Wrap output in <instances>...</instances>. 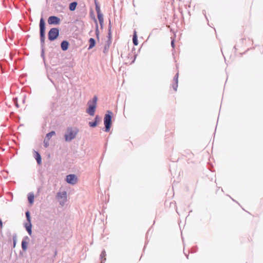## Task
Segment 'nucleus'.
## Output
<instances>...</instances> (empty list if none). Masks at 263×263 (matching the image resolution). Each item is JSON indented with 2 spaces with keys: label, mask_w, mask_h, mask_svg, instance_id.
Returning <instances> with one entry per match:
<instances>
[{
  "label": "nucleus",
  "mask_w": 263,
  "mask_h": 263,
  "mask_svg": "<svg viewBox=\"0 0 263 263\" xmlns=\"http://www.w3.org/2000/svg\"><path fill=\"white\" fill-rule=\"evenodd\" d=\"M40 36L41 42V57L42 58L44 65L46 66V60L45 55V40L46 33V23L43 17L40 20Z\"/></svg>",
  "instance_id": "obj_1"
},
{
  "label": "nucleus",
  "mask_w": 263,
  "mask_h": 263,
  "mask_svg": "<svg viewBox=\"0 0 263 263\" xmlns=\"http://www.w3.org/2000/svg\"><path fill=\"white\" fill-rule=\"evenodd\" d=\"M97 96H94L92 99L90 100L87 102L88 107L86 110V112L90 116H93L95 115L97 107Z\"/></svg>",
  "instance_id": "obj_2"
},
{
  "label": "nucleus",
  "mask_w": 263,
  "mask_h": 263,
  "mask_svg": "<svg viewBox=\"0 0 263 263\" xmlns=\"http://www.w3.org/2000/svg\"><path fill=\"white\" fill-rule=\"evenodd\" d=\"M79 130L77 128L73 129L71 127H68L64 135V139L66 142H69L74 139L78 134Z\"/></svg>",
  "instance_id": "obj_3"
},
{
  "label": "nucleus",
  "mask_w": 263,
  "mask_h": 263,
  "mask_svg": "<svg viewBox=\"0 0 263 263\" xmlns=\"http://www.w3.org/2000/svg\"><path fill=\"white\" fill-rule=\"evenodd\" d=\"M113 114L111 111L107 110L104 117V127L103 130L105 132H109L112 124V117Z\"/></svg>",
  "instance_id": "obj_4"
},
{
  "label": "nucleus",
  "mask_w": 263,
  "mask_h": 263,
  "mask_svg": "<svg viewBox=\"0 0 263 263\" xmlns=\"http://www.w3.org/2000/svg\"><path fill=\"white\" fill-rule=\"evenodd\" d=\"M25 215L26 217L27 222L24 224V227L26 230L28 232V234L31 236L32 234V223H31V218L30 215V212L29 210H27L25 212Z\"/></svg>",
  "instance_id": "obj_5"
},
{
  "label": "nucleus",
  "mask_w": 263,
  "mask_h": 263,
  "mask_svg": "<svg viewBox=\"0 0 263 263\" xmlns=\"http://www.w3.org/2000/svg\"><path fill=\"white\" fill-rule=\"evenodd\" d=\"M60 35V29L58 28H52L48 32V39L52 42L57 40Z\"/></svg>",
  "instance_id": "obj_6"
},
{
  "label": "nucleus",
  "mask_w": 263,
  "mask_h": 263,
  "mask_svg": "<svg viewBox=\"0 0 263 263\" xmlns=\"http://www.w3.org/2000/svg\"><path fill=\"white\" fill-rule=\"evenodd\" d=\"M65 181L69 184L74 185L78 182V177L74 174H69L66 176Z\"/></svg>",
  "instance_id": "obj_7"
},
{
  "label": "nucleus",
  "mask_w": 263,
  "mask_h": 263,
  "mask_svg": "<svg viewBox=\"0 0 263 263\" xmlns=\"http://www.w3.org/2000/svg\"><path fill=\"white\" fill-rule=\"evenodd\" d=\"M47 21L49 25H57L60 24L61 20L57 16L51 15L48 18Z\"/></svg>",
  "instance_id": "obj_8"
},
{
  "label": "nucleus",
  "mask_w": 263,
  "mask_h": 263,
  "mask_svg": "<svg viewBox=\"0 0 263 263\" xmlns=\"http://www.w3.org/2000/svg\"><path fill=\"white\" fill-rule=\"evenodd\" d=\"M55 135V132L54 130H51L46 134L44 140V145L45 147H47L49 146V140H50L52 136Z\"/></svg>",
  "instance_id": "obj_9"
},
{
  "label": "nucleus",
  "mask_w": 263,
  "mask_h": 263,
  "mask_svg": "<svg viewBox=\"0 0 263 263\" xmlns=\"http://www.w3.org/2000/svg\"><path fill=\"white\" fill-rule=\"evenodd\" d=\"M29 238L27 236H25L23 237L21 242V247L23 251H26L28 248V241Z\"/></svg>",
  "instance_id": "obj_10"
},
{
  "label": "nucleus",
  "mask_w": 263,
  "mask_h": 263,
  "mask_svg": "<svg viewBox=\"0 0 263 263\" xmlns=\"http://www.w3.org/2000/svg\"><path fill=\"white\" fill-rule=\"evenodd\" d=\"M100 121L101 118L100 116L99 115H96L93 121L88 122V125L90 127L95 128L98 125Z\"/></svg>",
  "instance_id": "obj_11"
},
{
  "label": "nucleus",
  "mask_w": 263,
  "mask_h": 263,
  "mask_svg": "<svg viewBox=\"0 0 263 263\" xmlns=\"http://www.w3.org/2000/svg\"><path fill=\"white\" fill-rule=\"evenodd\" d=\"M33 156L36 160L38 165L42 164V157L40 153L37 151L33 150Z\"/></svg>",
  "instance_id": "obj_12"
},
{
  "label": "nucleus",
  "mask_w": 263,
  "mask_h": 263,
  "mask_svg": "<svg viewBox=\"0 0 263 263\" xmlns=\"http://www.w3.org/2000/svg\"><path fill=\"white\" fill-rule=\"evenodd\" d=\"M70 44L67 40H63L61 43V48L63 51H65L68 50Z\"/></svg>",
  "instance_id": "obj_13"
},
{
  "label": "nucleus",
  "mask_w": 263,
  "mask_h": 263,
  "mask_svg": "<svg viewBox=\"0 0 263 263\" xmlns=\"http://www.w3.org/2000/svg\"><path fill=\"white\" fill-rule=\"evenodd\" d=\"M178 76L179 73H177L173 78V84L172 87L173 89L176 91L177 90L178 83Z\"/></svg>",
  "instance_id": "obj_14"
},
{
  "label": "nucleus",
  "mask_w": 263,
  "mask_h": 263,
  "mask_svg": "<svg viewBox=\"0 0 263 263\" xmlns=\"http://www.w3.org/2000/svg\"><path fill=\"white\" fill-rule=\"evenodd\" d=\"M93 21L95 23V33H96V37L99 40V26H98V21H97V20L96 19V18L95 17V16H93Z\"/></svg>",
  "instance_id": "obj_15"
},
{
  "label": "nucleus",
  "mask_w": 263,
  "mask_h": 263,
  "mask_svg": "<svg viewBox=\"0 0 263 263\" xmlns=\"http://www.w3.org/2000/svg\"><path fill=\"white\" fill-rule=\"evenodd\" d=\"M98 18L100 23L101 29H103L104 26V18L103 15L101 13H97Z\"/></svg>",
  "instance_id": "obj_16"
},
{
  "label": "nucleus",
  "mask_w": 263,
  "mask_h": 263,
  "mask_svg": "<svg viewBox=\"0 0 263 263\" xmlns=\"http://www.w3.org/2000/svg\"><path fill=\"white\" fill-rule=\"evenodd\" d=\"M88 42L89 47L88 48V49L90 50L95 46L96 44V41L94 38L91 37L89 39Z\"/></svg>",
  "instance_id": "obj_17"
},
{
  "label": "nucleus",
  "mask_w": 263,
  "mask_h": 263,
  "mask_svg": "<svg viewBox=\"0 0 263 263\" xmlns=\"http://www.w3.org/2000/svg\"><path fill=\"white\" fill-rule=\"evenodd\" d=\"M78 5V3L76 1L70 3L69 5V9L71 11H74Z\"/></svg>",
  "instance_id": "obj_18"
},
{
  "label": "nucleus",
  "mask_w": 263,
  "mask_h": 263,
  "mask_svg": "<svg viewBox=\"0 0 263 263\" xmlns=\"http://www.w3.org/2000/svg\"><path fill=\"white\" fill-rule=\"evenodd\" d=\"M34 194L33 193H30L28 194V202L30 204H32L34 202Z\"/></svg>",
  "instance_id": "obj_19"
},
{
  "label": "nucleus",
  "mask_w": 263,
  "mask_h": 263,
  "mask_svg": "<svg viewBox=\"0 0 263 263\" xmlns=\"http://www.w3.org/2000/svg\"><path fill=\"white\" fill-rule=\"evenodd\" d=\"M106 252L105 250L102 251L101 254L100 255V259L101 260V263H104L106 260Z\"/></svg>",
  "instance_id": "obj_20"
},
{
  "label": "nucleus",
  "mask_w": 263,
  "mask_h": 263,
  "mask_svg": "<svg viewBox=\"0 0 263 263\" xmlns=\"http://www.w3.org/2000/svg\"><path fill=\"white\" fill-rule=\"evenodd\" d=\"M55 9L59 12H62V11L65 8V6H63L62 4L58 3L55 4Z\"/></svg>",
  "instance_id": "obj_21"
},
{
  "label": "nucleus",
  "mask_w": 263,
  "mask_h": 263,
  "mask_svg": "<svg viewBox=\"0 0 263 263\" xmlns=\"http://www.w3.org/2000/svg\"><path fill=\"white\" fill-rule=\"evenodd\" d=\"M133 42L135 46L138 45V36L136 31L135 30L133 34Z\"/></svg>",
  "instance_id": "obj_22"
},
{
  "label": "nucleus",
  "mask_w": 263,
  "mask_h": 263,
  "mask_svg": "<svg viewBox=\"0 0 263 263\" xmlns=\"http://www.w3.org/2000/svg\"><path fill=\"white\" fill-rule=\"evenodd\" d=\"M111 36H112V34H111V22L109 21V25H108V34H107L108 40H109V41H111Z\"/></svg>",
  "instance_id": "obj_23"
},
{
  "label": "nucleus",
  "mask_w": 263,
  "mask_h": 263,
  "mask_svg": "<svg viewBox=\"0 0 263 263\" xmlns=\"http://www.w3.org/2000/svg\"><path fill=\"white\" fill-rule=\"evenodd\" d=\"M95 8H96V11L97 14L101 13V11L100 9V6L97 2V0H95Z\"/></svg>",
  "instance_id": "obj_24"
},
{
  "label": "nucleus",
  "mask_w": 263,
  "mask_h": 263,
  "mask_svg": "<svg viewBox=\"0 0 263 263\" xmlns=\"http://www.w3.org/2000/svg\"><path fill=\"white\" fill-rule=\"evenodd\" d=\"M12 240H13V248H14L16 246L17 242V234L16 233H14L12 235Z\"/></svg>",
  "instance_id": "obj_25"
},
{
  "label": "nucleus",
  "mask_w": 263,
  "mask_h": 263,
  "mask_svg": "<svg viewBox=\"0 0 263 263\" xmlns=\"http://www.w3.org/2000/svg\"><path fill=\"white\" fill-rule=\"evenodd\" d=\"M111 43V41H109V40H107L106 42V43H105V46H104V52H105V50H108Z\"/></svg>",
  "instance_id": "obj_26"
},
{
  "label": "nucleus",
  "mask_w": 263,
  "mask_h": 263,
  "mask_svg": "<svg viewBox=\"0 0 263 263\" xmlns=\"http://www.w3.org/2000/svg\"><path fill=\"white\" fill-rule=\"evenodd\" d=\"M57 196L59 198H66L67 196V193L65 191L63 192L62 193L59 192L57 194Z\"/></svg>",
  "instance_id": "obj_27"
},
{
  "label": "nucleus",
  "mask_w": 263,
  "mask_h": 263,
  "mask_svg": "<svg viewBox=\"0 0 263 263\" xmlns=\"http://www.w3.org/2000/svg\"><path fill=\"white\" fill-rule=\"evenodd\" d=\"M197 250H198V247L197 246H194L191 248L190 252L191 253H195L197 251Z\"/></svg>",
  "instance_id": "obj_28"
},
{
  "label": "nucleus",
  "mask_w": 263,
  "mask_h": 263,
  "mask_svg": "<svg viewBox=\"0 0 263 263\" xmlns=\"http://www.w3.org/2000/svg\"><path fill=\"white\" fill-rule=\"evenodd\" d=\"M21 29L25 32L28 31L30 29V27H28L27 26H25L21 28Z\"/></svg>",
  "instance_id": "obj_29"
},
{
  "label": "nucleus",
  "mask_w": 263,
  "mask_h": 263,
  "mask_svg": "<svg viewBox=\"0 0 263 263\" xmlns=\"http://www.w3.org/2000/svg\"><path fill=\"white\" fill-rule=\"evenodd\" d=\"M13 100L15 103V106L17 107H18V104L17 103V98H14L13 99Z\"/></svg>",
  "instance_id": "obj_30"
},
{
  "label": "nucleus",
  "mask_w": 263,
  "mask_h": 263,
  "mask_svg": "<svg viewBox=\"0 0 263 263\" xmlns=\"http://www.w3.org/2000/svg\"><path fill=\"white\" fill-rule=\"evenodd\" d=\"M171 46L173 48L175 47V40H174V39H173L171 41Z\"/></svg>",
  "instance_id": "obj_31"
},
{
  "label": "nucleus",
  "mask_w": 263,
  "mask_h": 263,
  "mask_svg": "<svg viewBox=\"0 0 263 263\" xmlns=\"http://www.w3.org/2000/svg\"><path fill=\"white\" fill-rule=\"evenodd\" d=\"M202 13L204 15L206 19L208 20V18H207V17L206 16V12H205V10H203L202 11Z\"/></svg>",
  "instance_id": "obj_32"
},
{
  "label": "nucleus",
  "mask_w": 263,
  "mask_h": 263,
  "mask_svg": "<svg viewBox=\"0 0 263 263\" xmlns=\"http://www.w3.org/2000/svg\"><path fill=\"white\" fill-rule=\"evenodd\" d=\"M3 227V222L2 219L0 218V228H2Z\"/></svg>",
  "instance_id": "obj_33"
},
{
  "label": "nucleus",
  "mask_w": 263,
  "mask_h": 263,
  "mask_svg": "<svg viewBox=\"0 0 263 263\" xmlns=\"http://www.w3.org/2000/svg\"><path fill=\"white\" fill-rule=\"evenodd\" d=\"M136 56H137V55H135V58H134V60L132 61V63H134V62H135V59H136Z\"/></svg>",
  "instance_id": "obj_34"
},
{
  "label": "nucleus",
  "mask_w": 263,
  "mask_h": 263,
  "mask_svg": "<svg viewBox=\"0 0 263 263\" xmlns=\"http://www.w3.org/2000/svg\"><path fill=\"white\" fill-rule=\"evenodd\" d=\"M184 254L185 255L186 258H189V254H186L185 253H184Z\"/></svg>",
  "instance_id": "obj_35"
},
{
  "label": "nucleus",
  "mask_w": 263,
  "mask_h": 263,
  "mask_svg": "<svg viewBox=\"0 0 263 263\" xmlns=\"http://www.w3.org/2000/svg\"><path fill=\"white\" fill-rule=\"evenodd\" d=\"M20 255H23V252L22 251H20Z\"/></svg>",
  "instance_id": "obj_36"
},
{
  "label": "nucleus",
  "mask_w": 263,
  "mask_h": 263,
  "mask_svg": "<svg viewBox=\"0 0 263 263\" xmlns=\"http://www.w3.org/2000/svg\"><path fill=\"white\" fill-rule=\"evenodd\" d=\"M57 254V251H55V252H54V256H56Z\"/></svg>",
  "instance_id": "obj_37"
},
{
  "label": "nucleus",
  "mask_w": 263,
  "mask_h": 263,
  "mask_svg": "<svg viewBox=\"0 0 263 263\" xmlns=\"http://www.w3.org/2000/svg\"><path fill=\"white\" fill-rule=\"evenodd\" d=\"M26 37H27V39H28L29 37H30V35H26Z\"/></svg>",
  "instance_id": "obj_38"
}]
</instances>
